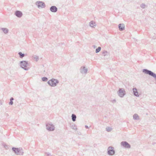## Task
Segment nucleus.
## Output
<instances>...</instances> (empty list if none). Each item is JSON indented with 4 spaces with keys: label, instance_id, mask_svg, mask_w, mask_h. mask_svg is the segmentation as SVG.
I'll return each instance as SVG.
<instances>
[{
    "label": "nucleus",
    "instance_id": "14",
    "mask_svg": "<svg viewBox=\"0 0 156 156\" xmlns=\"http://www.w3.org/2000/svg\"><path fill=\"white\" fill-rule=\"evenodd\" d=\"M81 72L82 73H87V69L85 67H81L80 69Z\"/></svg>",
    "mask_w": 156,
    "mask_h": 156
},
{
    "label": "nucleus",
    "instance_id": "20",
    "mask_svg": "<svg viewBox=\"0 0 156 156\" xmlns=\"http://www.w3.org/2000/svg\"><path fill=\"white\" fill-rule=\"evenodd\" d=\"M18 55H19L20 57V58H23L25 55V54L24 53H22L21 52H20L18 53Z\"/></svg>",
    "mask_w": 156,
    "mask_h": 156
},
{
    "label": "nucleus",
    "instance_id": "13",
    "mask_svg": "<svg viewBox=\"0 0 156 156\" xmlns=\"http://www.w3.org/2000/svg\"><path fill=\"white\" fill-rule=\"evenodd\" d=\"M133 94L134 95L137 97H139V94H138V93L137 91V90L136 88H133Z\"/></svg>",
    "mask_w": 156,
    "mask_h": 156
},
{
    "label": "nucleus",
    "instance_id": "15",
    "mask_svg": "<svg viewBox=\"0 0 156 156\" xmlns=\"http://www.w3.org/2000/svg\"><path fill=\"white\" fill-rule=\"evenodd\" d=\"M90 26L92 27H94L96 26V23L93 21H91L90 23Z\"/></svg>",
    "mask_w": 156,
    "mask_h": 156
},
{
    "label": "nucleus",
    "instance_id": "24",
    "mask_svg": "<svg viewBox=\"0 0 156 156\" xmlns=\"http://www.w3.org/2000/svg\"><path fill=\"white\" fill-rule=\"evenodd\" d=\"M14 100V98H10V101L9 102V105H12L13 104V100Z\"/></svg>",
    "mask_w": 156,
    "mask_h": 156
},
{
    "label": "nucleus",
    "instance_id": "5",
    "mask_svg": "<svg viewBox=\"0 0 156 156\" xmlns=\"http://www.w3.org/2000/svg\"><path fill=\"white\" fill-rule=\"evenodd\" d=\"M117 93L120 98H122L126 95V92L124 88H119L117 92Z\"/></svg>",
    "mask_w": 156,
    "mask_h": 156
},
{
    "label": "nucleus",
    "instance_id": "2",
    "mask_svg": "<svg viewBox=\"0 0 156 156\" xmlns=\"http://www.w3.org/2000/svg\"><path fill=\"white\" fill-rule=\"evenodd\" d=\"M142 72L146 74L152 76L156 81V74L153 72L147 69H144L142 70ZM155 83L156 84V81Z\"/></svg>",
    "mask_w": 156,
    "mask_h": 156
},
{
    "label": "nucleus",
    "instance_id": "19",
    "mask_svg": "<svg viewBox=\"0 0 156 156\" xmlns=\"http://www.w3.org/2000/svg\"><path fill=\"white\" fill-rule=\"evenodd\" d=\"M102 54L105 57H107L108 56V52L106 51H105V50L104 51H103Z\"/></svg>",
    "mask_w": 156,
    "mask_h": 156
},
{
    "label": "nucleus",
    "instance_id": "1",
    "mask_svg": "<svg viewBox=\"0 0 156 156\" xmlns=\"http://www.w3.org/2000/svg\"><path fill=\"white\" fill-rule=\"evenodd\" d=\"M28 65H29V64L27 61H23L20 62V66L25 70H28L29 69V68L27 67Z\"/></svg>",
    "mask_w": 156,
    "mask_h": 156
},
{
    "label": "nucleus",
    "instance_id": "11",
    "mask_svg": "<svg viewBox=\"0 0 156 156\" xmlns=\"http://www.w3.org/2000/svg\"><path fill=\"white\" fill-rule=\"evenodd\" d=\"M50 10L52 12H56L57 11L58 9L56 6H52L50 8Z\"/></svg>",
    "mask_w": 156,
    "mask_h": 156
},
{
    "label": "nucleus",
    "instance_id": "29",
    "mask_svg": "<svg viewBox=\"0 0 156 156\" xmlns=\"http://www.w3.org/2000/svg\"><path fill=\"white\" fill-rule=\"evenodd\" d=\"M4 147L6 149H8L9 148L8 146L6 144L4 145Z\"/></svg>",
    "mask_w": 156,
    "mask_h": 156
},
{
    "label": "nucleus",
    "instance_id": "26",
    "mask_svg": "<svg viewBox=\"0 0 156 156\" xmlns=\"http://www.w3.org/2000/svg\"><path fill=\"white\" fill-rule=\"evenodd\" d=\"M71 128L73 129H77V128L75 126V125H73L71 126Z\"/></svg>",
    "mask_w": 156,
    "mask_h": 156
},
{
    "label": "nucleus",
    "instance_id": "33",
    "mask_svg": "<svg viewBox=\"0 0 156 156\" xmlns=\"http://www.w3.org/2000/svg\"><path fill=\"white\" fill-rule=\"evenodd\" d=\"M78 134L79 135H81V133L80 132H79V133H78Z\"/></svg>",
    "mask_w": 156,
    "mask_h": 156
},
{
    "label": "nucleus",
    "instance_id": "30",
    "mask_svg": "<svg viewBox=\"0 0 156 156\" xmlns=\"http://www.w3.org/2000/svg\"><path fill=\"white\" fill-rule=\"evenodd\" d=\"M45 154L47 155V156H51V154L49 153L46 152Z\"/></svg>",
    "mask_w": 156,
    "mask_h": 156
},
{
    "label": "nucleus",
    "instance_id": "28",
    "mask_svg": "<svg viewBox=\"0 0 156 156\" xmlns=\"http://www.w3.org/2000/svg\"><path fill=\"white\" fill-rule=\"evenodd\" d=\"M145 5L143 3V4H141L140 5V7L143 9L145 8Z\"/></svg>",
    "mask_w": 156,
    "mask_h": 156
},
{
    "label": "nucleus",
    "instance_id": "22",
    "mask_svg": "<svg viewBox=\"0 0 156 156\" xmlns=\"http://www.w3.org/2000/svg\"><path fill=\"white\" fill-rule=\"evenodd\" d=\"M106 130L107 132H109L112 130V128L110 127H108L106 128Z\"/></svg>",
    "mask_w": 156,
    "mask_h": 156
},
{
    "label": "nucleus",
    "instance_id": "8",
    "mask_svg": "<svg viewBox=\"0 0 156 156\" xmlns=\"http://www.w3.org/2000/svg\"><path fill=\"white\" fill-rule=\"evenodd\" d=\"M115 153L114 148L112 146L109 147L108 149V155H112Z\"/></svg>",
    "mask_w": 156,
    "mask_h": 156
},
{
    "label": "nucleus",
    "instance_id": "17",
    "mask_svg": "<svg viewBox=\"0 0 156 156\" xmlns=\"http://www.w3.org/2000/svg\"><path fill=\"white\" fill-rule=\"evenodd\" d=\"M1 30L3 31V32L5 34L8 33L9 32V30L7 28H2L1 29Z\"/></svg>",
    "mask_w": 156,
    "mask_h": 156
},
{
    "label": "nucleus",
    "instance_id": "25",
    "mask_svg": "<svg viewBox=\"0 0 156 156\" xmlns=\"http://www.w3.org/2000/svg\"><path fill=\"white\" fill-rule=\"evenodd\" d=\"M42 80L43 81H47L48 80V79L46 77H43L42 78Z\"/></svg>",
    "mask_w": 156,
    "mask_h": 156
},
{
    "label": "nucleus",
    "instance_id": "10",
    "mask_svg": "<svg viewBox=\"0 0 156 156\" xmlns=\"http://www.w3.org/2000/svg\"><path fill=\"white\" fill-rule=\"evenodd\" d=\"M15 14L18 18L21 17L23 15L22 12L21 11L18 10H17L15 12Z\"/></svg>",
    "mask_w": 156,
    "mask_h": 156
},
{
    "label": "nucleus",
    "instance_id": "7",
    "mask_svg": "<svg viewBox=\"0 0 156 156\" xmlns=\"http://www.w3.org/2000/svg\"><path fill=\"white\" fill-rule=\"evenodd\" d=\"M121 147L123 148H130L131 147V145L126 141H122L121 143Z\"/></svg>",
    "mask_w": 156,
    "mask_h": 156
},
{
    "label": "nucleus",
    "instance_id": "18",
    "mask_svg": "<svg viewBox=\"0 0 156 156\" xmlns=\"http://www.w3.org/2000/svg\"><path fill=\"white\" fill-rule=\"evenodd\" d=\"M72 119L73 121L75 122L76 120V115L74 114H72Z\"/></svg>",
    "mask_w": 156,
    "mask_h": 156
},
{
    "label": "nucleus",
    "instance_id": "9",
    "mask_svg": "<svg viewBox=\"0 0 156 156\" xmlns=\"http://www.w3.org/2000/svg\"><path fill=\"white\" fill-rule=\"evenodd\" d=\"M47 129L49 131H53L55 129V127L52 124L48 123L46 124Z\"/></svg>",
    "mask_w": 156,
    "mask_h": 156
},
{
    "label": "nucleus",
    "instance_id": "12",
    "mask_svg": "<svg viewBox=\"0 0 156 156\" xmlns=\"http://www.w3.org/2000/svg\"><path fill=\"white\" fill-rule=\"evenodd\" d=\"M118 27L120 31H123L125 29L124 24L123 23H120Z\"/></svg>",
    "mask_w": 156,
    "mask_h": 156
},
{
    "label": "nucleus",
    "instance_id": "23",
    "mask_svg": "<svg viewBox=\"0 0 156 156\" xmlns=\"http://www.w3.org/2000/svg\"><path fill=\"white\" fill-rule=\"evenodd\" d=\"M110 101L112 102L113 103H116V101L115 99H113L112 98H110L109 100Z\"/></svg>",
    "mask_w": 156,
    "mask_h": 156
},
{
    "label": "nucleus",
    "instance_id": "32",
    "mask_svg": "<svg viewBox=\"0 0 156 156\" xmlns=\"http://www.w3.org/2000/svg\"><path fill=\"white\" fill-rule=\"evenodd\" d=\"M2 101L1 100H0V105H2Z\"/></svg>",
    "mask_w": 156,
    "mask_h": 156
},
{
    "label": "nucleus",
    "instance_id": "27",
    "mask_svg": "<svg viewBox=\"0 0 156 156\" xmlns=\"http://www.w3.org/2000/svg\"><path fill=\"white\" fill-rule=\"evenodd\" d=\"M34 58L35 59L36 61H37L39 59V57L38 56L35 55L34 57Z\"/></svg>",
    "mask_w": 156,
    "mask_h": 156
},
{
    "label": "nucleus",
    "instance_id": "4",
    "mask_svg": "<svg viewBox=\"0 0 156 156\" xmlns=\"http://www.w3.org/2000/svg\"><path fill=\"white\" fill-rule=\"evenodd\" d=\"M58 83L59 81L58 80L53 78L48 82V84L51 87L56 86Z\"/></svg>",
    "mask_w": 156,
    "mask_h": 156
},
{
    "label": "nucleus",
    "instance_id": "31",
    "mask_svg": "<svg viewBox=\"0 0 156 156\" xmlns=\"http://www.w3.org/2000/svg\"><path fill=\"white\" fill-rule=\"evenodd\" d=\"M85 127L86 128V129H89V127L85 125Z\"/></svg>",
    "mask_w": 156,
    "mask_h": 156
},
{
    "label": "nucleus",
    "instance_id": "16",
    "mask_svg": "<svg viewBox=\"0 0 156 156\" xmlns=\"http://www.w3.org/2000/svg\"><path fill=\"white\" fill-rule=\"evenodd\" d=\"M133 119L135 120H138L139 119V117L136 114H135L133 115Z\"/></svg>",
    "mask_w": 156,
    "mask_h": 156
},
{
    "label": "nucleus",
    "instance_id": "3",
    "mask_svg": "<svg viewBox=\"0 0 156 156\" xmlns=\"http://www.w3.org/2000/svg\"><path fill=\"white\" fill-rule=\"evenodd\" d=\"M12 150L16 155H23V151L21 148L13 147Z\"/></svg>",
    "mask_w": 156,
    "mask_h": 156
},
{
    "label": "nucleus",
    "instance_id": "6",
    "mask_svg": "<svg viewBox=\"0 0 156 156\" xmlns=\"http://www.w3.org/2000/svg\"><path fill=\"white\" fill-rule=\"evenodd\" d=\"M36 5L39 8H45L46 5L42 1H37L36 2Z\"/></svg>",
    "mask_w": 156,
    "mask_h": 156
},
{
    "label": "nucleus",
    "instance_id": "21",
    "mask_svg": "<svg viewBox=\"0 0 156 156\" xmlns=\"http://www.w3.org/2000/svg\"><path fill=\"white\" fill-rule=\"evenodd\" d=\"M101 48L100 47H98L95 50V52L96 53H98L101 51Z\"/></svg>",
    "mask_w": 156,
    "mask_h": 156
}]
</instances>
